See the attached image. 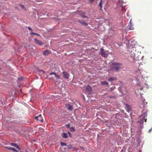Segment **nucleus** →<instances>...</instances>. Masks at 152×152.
<instances>
[{"label":"nucleus","instance_id":"obj_37","mask_svg":"<svg viewBox=\"0 0 152 152\" xmlns=\"http://www.w3.org/2000/svg\"><path fill=\"white\" fill-rule=\"evenodd\" d=\"M20 152H22V151H20Z\"/></svg>","mask_w":152,"mask_h":152},{"label":"nucleus","instance_id":"obj_23","mask_svg":"<svg viewBox=\"0 0 152 152\" xmlns=\"http://www.w3.org/2000/svg\"><path fill=\"white\" fill-rule=\"evenodd\" d=\"M28 29L29 30H30L32 31H33V30H32V29H31V28L30 27H28Z\"/></svg>","mask_w":152,"mask_h":152},{"label":"nucleus","instance_id":"obj_18","mask_svg":"<svg viewBox=\"0 0 152 152\" xmlns=\"http://www.w3.org/2000/svg\"><path fill=\"white\" fill-rule=\"evenodd\" d=\"M61 145L62 146H66V145H67L66 144V143H64V142H61Z\"/></svg>","mask_w":152,"mask_h":152},{"label":"nucleus","instance_id":"obj_24","mask_svg":"<svg viewBox=\"0 0 152 152\" xmlns=\"http://www.w3.org/2000/svg\"><path fill=\"white\" fill-rule=\"evenodd\" d=\"M11 149H12V150H13L15 151H17V150L14 148H11Z\"/></svg>","mask_w":152,"mask_h":152},{"label":"nucleus","instance_id":"obj_8","mask_svg":"<svg viewBox=\"0 0 152 152\" xmlns=\"http://www.w3.org/2000/svg\"><path fill=\"white\" fill-rule=\"evenodd\" d=\"M79 22L83 25L87 26L88 25V24L87 23L83 20H80L79 21Z\"/></svg>","mask_w":152,"mask_h":152},{"label":"nucleus","instance_id":"obj_7","mask_svg":"<svg viewBox=\"0 0 152 152\" xmlns=\"http://www.w3.org/2000/svg\"><path fill=\"white\" fill-rule=\"evenodd\" d=\"M34 40L35 41L37 42V43L39 45H42L43 44V42L39 40H38L37 39H35Z\"/></svg>","mask_w":152,"mask_h":152},{"label":"nucleus","instance_id":"obj_6","mask_svg":"<svg viewBox=\"0 0 152 152\" xmlns=\"http://www.w3.org/2000/svg\"><path fill=\"white\" fill-rule=\"evenodd\" d=\"M50 53V51L48 50H45L43 52V54L45 56H47Z\"/></svg>","mask_w":152,"mask_h":152},{"label":"nucleus","instance_id":"obj_31","mask_svg":"<svg viewBox=\"0 0 152 152\" xmlns=\"http://www.w3.org/2000/svg\"><path fill=\"white\" fill-rule=\"evenodd\" d=\"M82 16L84 18H85L86 17V16Z\"/></svg>","mask_w":152,"mask_h":152},{"label":"nucleus","instance_id":"obj_16","mask_svg":"<svg viewBox=\"0 0 152 152\" xmlns=\"http://www.w3.org/2000/svg\"><path fill=\"white\" fill-rule=\"evenodd\" d=\"M102 0H101L99 4V6L100 7L101 10L102 9Z\"/></svg>","mask_w":152,"mask_h":152},{"label":"nucleus","instance_id":"obj_19","mask_svg":"<svg viewBox=\"0 0 152 152\" xmlns=\"http://www.w3.org/2000/svg\"><path fill=\"white\" fill-rule=\"evenodd\" d=\"M71 131L72 132H75V129L73 127H72L71 128Z\"/></svg>","mask_w":152,"mask_h":152},{"label":"nucleus","instance_id":"obj_13","mask_svg":"<svg viewBox=\"0 0 152 152\" xmlns=\"http://www.w3.org/2000/svg\"><path fill=\"white\" fill-rule=\"evenodd\" d=\"M101 83L102 85H108V83L106 81H101Z\"/></svg>","mask_w":152,"mask_h":152},{"label":"nucleus","instance_id":"obj_3","mask_svg":"<svg viewBox=\"0 0 152 152\" xmlns=\"http://www.w3.org/2000/svg\"><path fill=\"white\" fill-rule=\"evenodd\" d=\"M100 54L102 57H107L108 56V54L105 53L104 49L102 48L100 49Z\"/></svg>","mask_w":152,"mask_h":152},{"label":"nucleus","instance_id":"obj_4","mask_svg":"<svg viewBox=\"0 0 152 152\" xmlns=\"http://www.w3.org/2000/svg\"><path fill=\"white\" fill-rule=\"evenodd\" d=\"M63 74L64 77L68 79L69 77V74L66 72H63Z\"/></svg>","mask_w":152,"mask_h":152},{"label":"nucleus","instance_id":"obj_35","mask_svg":"<svg viewBox=\"0 0 152 152\" xmlns=\"http://www.w3.org/2000/svg\"><path fill=\"white\" fill-rule=\"evenodd\" d=\"M18 79L19 80H20V78H18Z\"/></svg>","mask_w":152,"mask_h":152},{"label":"nucleus","instance_id":"obj_20","mask_svg":"<svg viewBox=\"0 0 152 152\" xmlns=\"http://www.w3.org/2000/svg\"><path fill=\"white\" fill-rule=\"evenodd\" d=\"M68 148H72V146L70 145H68Z\"/></svg>","mask_w":152,"mask_h":152},{"label":"nucleus","instance_id":"obj_26","mask_svg":"<svg viewBox=\"0 0 152 152\" xmlns=\"http://www.w3.org/2000/svg\"><path fill=\"white\" fill-rule=\"evenodd\" d=\"M94 0H89V1L91 3H92L94 1Z\"/></svg>","mask_w":152,"mask_h":152},{"label":"nucleus","instance_id":"obj_29","mask_svg":"<svg viewBox=\"0 0 152 152\" xmlns=\"http://www.w3.org/2000/svg\"><path fill=\"white\" fill-rule=\"evenodd\" d=\"M152 129V128L149 129V132H150Z\"/></svg>","mask_w":152,"mask_h":152},{"label":"nucleus","instance_id":"obj_17","mask_svg":"<svg viewBox=\"0 0 152 152\" xmlns=\"http://www.w3.org/2000/svg\"><path fill=\"white\" fill-rule=\"evenodd\" d=\"M68 109L70 110H73V108L72 106L69 105Z\"/></svg>","mask_w":152,"mask_h":152},{"label":"nucleus","instance_id":"obj_21","mask_svg":"<svg viewBox=\"0 0 152 152\" xmlns=\"http://www.w3.org/2000/svg\"><path fill=\"white\" fill-rule=\"evenodd\" d=\"M20 7H21L23 9V8H24V6L23 5H22V4H20Z\"/></svg>","mask_w":152,"mask_h":152},{"label":"nucleus","instance_id":"obj_30","mask_svg":"<svg viewBox=\"0 0 152 152\" xmlns=\"http://www.w3.org/2000/svg\"><path fill=\"white\" fill-rule=\"evenodd\" d=\"M145 120V122H146V119H145L144 118H143V120Z\"/></svg>","mask_w":152,"mask_h":152},{"label":"nucleus","instance_id":"obj_5","mask_svg":"<svg viewBox=\"0 0 152 152\" xmlns=\"http://www.w3.org/2000/svg\"><path fill=\"white\" fill-rule=\"evenodd\" d=\"M10 145L12 146L15 147L17 149L19 150H20V148L19 147V146L18 145L15 143H11L10 144Z\"/></svg>","mask_w":152,"mask_h":152},{"label":"nucleus","instance_id":"obj_1","mask_svg":"<svg viewBox=\"0 0 152 152\" xmlns=\"http://www.w3.org/2000/svg\"><path fill=\"white\" fill-rule=\"evenodd\" d=\"M122 65V64L119 63H113L112 65L110 70L118 71L121 68Z\"/></svg>","mask_w":152,"mask_h":152},{"label":"nucleus","instance_id":"obj_14","mask_svg":"<svg viewBox=\"0 0 152 152\" xmlns=\"http://www.w3.org/2000/svg\"><path fill=\"white\" fill-rule=\"evenodd\" d=\"M130 24L129 27V29L131 30H133L134 29V28L132 25V23L131 22H130Z\"/></svg>","mask_w":152,"mask_h":152},{"label":"nucleus","instance_id":"obj_25","mask_svg":"<svg viewBox=\"0 0 152 152\" xmlns=\"http://www.w3.org/2000/svg\"><path fill=\"white\" fill-rule=\"evenodd\" d=\"M41 116H42V115H41V114L39 115H38V117L39 118H42Z\"/></svg>","mask_w":152,"mask_h":152},{"label":"nucleus","instance_id":"obj_11","mask_svg":"<svg viewBox=\"0 0 152 152\" xmlns=\"http://www.w3.org/2000/svg\"><path fill=\"white\" fill-rule=\"evenodd\" d=\"M116 79L114 77H111L108 79V81H112L114 80H116Z\"/></svg>","mask_w":152,"mask_h":152},{"label":"nucleus","instance_id":"obj_36","mask_svg":"<svg viewBox=\"0 0 152 152\" xmlns=\"http://www.w3.org/2000/svg\"><path fill=\"white\" fill-rule=\"evenodd\" d=\"M15 151L16 152H18L19 151L17 150V151Z\"/></svg>","mask_w":152,"mask_h":152},{"label":"nucleus","instance_id":"obj_28","mask_svg":"<svg viewBox=\"0 0 152 152\" xmlns=\"http://www.w3.org/2000/svg\"><path fill=\"white\" fill-rule=\"evenodd\" d=\"M68 134H69V136L70 137L71 136V134L69 132H68Z\"/></svg>","mask_w":152,"mask_h":152},{"label":"nucleus","instance_id":"obj_33","mask_svg":"<svg viewBox=\"0 0 152 152\" xmlns=\"http://www.w3.org/2000/svg\"><path fill=\"white\" fill-rule=\"evenodd\" d=\"M4 147L5 148H7H7H9V147H6V146H4Z\"/></svg>","mask_w":152,"mask_h":152},{"label":"nucleus","instance_id":"obj_9","mask_svg":"<svg viewBox=\"0 0 152 152\" xmlns=\"http://www.w3.org/2000/svg\"><path fill=\"white\" fill-rule=\"evenodd\" d=\"M86 90L89 92H91L92 91V88L89 86H88L86 88Z\"/></svg>","mask_w":152,"mask_h":152},{"label":"nucleus","instance_id":"obj_32","mask_svg":"<svg viewBox=\"0 0 152 152\" xmlns=\"http://www.w3.org/2000/svg\"><path fill=\"white\" fill-rule=\"evenodd\" d=\"M35 35H37V36H40V35L39 34H37H37H35Z\"/></svg>","mask_w":152,"mask_h":152},{"label":"nucleus","instance_id":"obj_38","mask_svg":"<svg viewBox=\"0 0 152 152\" xmlns=\"http://www.w3.org/2000/svg\"><path fill=\"white\" fill-rule=\"evenodd\" d=\"M26 152H27V151H26Z\"/></svg>","mask_w":152,"mask_h":152},{"label":"nucleus","instance_id":"obj_2","mask_svg":"<svg viewBox=\"0 0 152 152\" xmlns=\"http://www.w3.org/2000/svg\"><path fill=\"white\" fill-rule=\"evenodd\" d=\"M142 70H137L136 72V74L139 78H143V75L142 74Z\"/></svg>","mask_w":152,"mask_h":152},{"label":"nucleus","instance_id":"obj_22","mask_svg":"<svg viewBox=\"0 0 152 152\" xmlns=\"http://www.w3.org/2000/svg\"><path fill=\"white\" fill-rule=\"evenodd\" d=\"M32 34H33L35 35V34H37V33H34V32H31V33H30V35H32Z\"/></svg>","mask_w":152,"mask_h":152},{"label":"nucleus","instance_id":"obj_15","mask_svg":"<svg viewBox=\"0 0 152 152\" xmlns=\"http://www.w3.org/2000/svg\"><path fill=\"white\" fill-rule=\"evenodd\" d=\"M34 118L36 119L37 120V121H40L41 122H42L43 121V119H38L39 118H38V116H35V117Z\"/></svg>","mask_w":152,"mask_h":152},{"label":"nucleus","instance_id":"obj_12","mask_svg":"<svg viewBox=\"0 0 152 152\" xmlns=\"http://www.w3.org/2000/svg\"><path fill=\"white\" fill-rule=\"evenodd\" d=\"M62 137H63L66 138L68 136L67 133H62Z\"/></svg>","mask_w":152,"mask_h":152},{"label":"nucleus","instance_id":"obj_27","mask_svg":"<svg viewBox=\"0 0 152 152\" xmlns=\"http://www.w3.org/2000/svg\"><path fill=\"white\" fill-rule=\"evenodd\" d=\"M11 148H12L11 147H9V148H7V149H9L10 150H12V149H11Z\"/></svg>","mask_w":152,"mask_h":152},{"label":"nucleus","instance_id":"obj_34","mask_svg":"<svg viewBox=\"0 0 152 152\" xmlns=\"http://www.w3.org/2000/svg\"><path fill=\"white\" fill-rule=\"evenodd\" d=\"M38 119H42V118H38Z\"/></svg>","mask_w":152,"mask_h":152},{"label":"nucleus","instance_id":"obj_10","mask_svg":"<svg viewBox=\"0 0 152 152\" xmlns=\"http://www.w3.org/2000/svg\"><path fill=\"white\" fill-rule=\"evenodd\" d=\"M55 75V77L58 79L60 78V76L56 74L55 72H52L50 73V75Z\"/></svg>","mask_w":152,"mask_h":152}]
</instances>
